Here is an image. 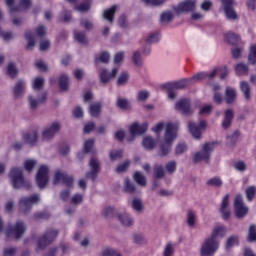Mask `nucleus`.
<instances>
[{
  "mask_svg": "<svg viewBox=\"0 0 256 256\" xmlns=\"http://www.w3.org/2000/svg\"><path fill=\"white\" fill-rule=\"evenodd\" d=\"M132 61L136 67H143V59L141 58V52L135 51L133 53Z\"/></svg>",
  "mask_w": 256,
  "mask_h": 256,
  "instance_id": "nucleus-51",
  "label": "nucleus"
},
{
  "mask_svg": "<svg viewBox=\"0 0 256 256\" xmlns=\"http://www.w3.org/2000/svg\"><path fill=\"white\" fill-rule=\"evenodd\" d=\"M74 37L76 41H78V43H81L82 45H87L88 41H87V35L85 34V32L75 31Z\"/></svg>",
  "mask_w": 256,
  "mask_h": 256,
  "instance_id": "nucleus-49",
  "label": "nucleus"
},
{
  "mask_svg": "<svg viewBox=\"0 0 256 256\" xmlns=\"http://www.w3.org/2000/svg\"><path fill=\"white\" fill-rule=\"evenodd\" d=\"M191 85V79H182L180 81L175 82H168L162 85L163 89H174V90H181L185 89V87H189Z\"/></svg>",
  "mask_w": 256,
  "mask_h": 256,
  "instance_id": "nucleus-20",
  "label": "nucleus"
},
{
  "mask_svg": "<svg viewBox=\"0 0 256 256\" xmlns=\"http://www.w3.org/2000/svg\"><path fill=\"white\" fill-rule=\"evenodd\" d=\"M221 3L226 19H229L230 21H238L239 14L235 11V5H237L235 0H221Z\"/></svg>",
  "mask_w": 256,
  "mask_h": 256,
  "instance_id": "nucleus-8",
  "label": "nucleus"
},
{
  "mask_svg": "<svg viewBox=\"0 0 256 256\" xmlns=\"http://www.w3.org/2000/svg\"><path fill=\"white\" fill-rule=\"evenodd\" d=\"M153 173L155 179H165V168H163L161 165H154Z\"/></svg>",
  "mask_w": 256,
  "mask_h": 256,
  "instance_id": "nucleus-39",
  "label": "nucleus"
},
{
  "mask_svg": "<svg viewBox=\"0 0 256 256\" xmlns=\"http://www.w3.org/2000/svg\"><path fill=\"white\" fill-rule=\"evenodd\" d=\"M90 171L86 173V178L95 181L97 175L101 172V161L95 156H92L89 161Z\"/></svg>",
  "mask_w": 256,
  "mask_h": 256,
  "instance_id": "nucleus-13",
  "label": "nucleus"
},
{
  "mask_svg": "<svg viewBox=\"0 0 256 256\" xmlns=\"http://www.w3.org/2000/svg\"><path fill=\"white\" fill-rule=\"evenodd\" d=\"M129 81V74L127 72H122L117 80V85H125Z\"/></svg>",
  "mask_w": 256,
  "mask_h": 256,
  "instance_id": "nucleus-61",
  "label": "nucleus"
},
{
  "mask_svg": "<svg viewBox=\"0 0 256 256\" xmlns=\"http://www.w3.org/2000/svg\"><path fill=\"white\" fill-rule=\"evenodd\" d=\"M124 191L130 195H133L134 193H137V186H135V183L131 182L129 178H125Z\"/></svg>",
  "mask_w": 256,
  "mask_h": 256,
  "instance_id": "nucleus-35",
  "label": "nucleus"
},
{
  "mask_svg": "<svg viewBox=\"0 0 256 256\" xmlns=\"http://www.w3.org/2000/svg\"><path fill=\"white\" fill-rule=\"evenodd\" d=\"M176 111L182 113V115H193V109L191 108V100L188 98H181L175 103Z\"/></svg>",
  "mask_w": 256,
  "mask_h": 256,
  "instance_id": "nucleus-17",
  "label": "nucleus"
},
{
  "mask_svg": "<svg viewBox=\"0 0 256 256\" xmlns=\"http://www.w3.org/2000/svg\"><path fill=\"white\" fill-rule=\"evenodd\" d=\"M85 153H95V140L88 139L84 143V152L78 154V159H83Z\"/></svg>",
  "mask_w": 256,
  "mask_h": 256,
  "instance_id": "nucleus-26",
  "label": "nucleus"
},
{
  "mask_svg": "<svg viewBox=\"0 0 256 256\" xmlns=\"http://www.w3.org/2000/svg\"><path fill=\"white\" fill-rule=\"evenodd\" d=\"M118 219L125 227H131L133 225V220L129 217V214L118 215Z\"/></svg>",
  "mask_w": 256,
  "mask_h": 256,
  "instance_id": "nucleus-47",
  "label": "nucleus"
},
{
  "mask_svg": "<svg viewBox=\"0 0 256 256\" xmlns=\"http://www.w3.org/2000/svg\"><path fill=\"white\" fill-rule=\"evenodd\" d=\"M71 19H73V16L67 9L62 10L58 16L59 23H71Z\"/></svg>",
  "mask_w": 256,
  "mask_h": 256,
  "instance_id": "nucleus-31",
  "label": "nucleus"
},
{
  "mask_svg": "<svg viewBox=\"0 0 256 256\" xmlns=\"http://www.w3.org/2000/svg\"><path fill=\"white\" fill-rule=\"evenodd\" d=\"M22 139H24L25 143L34 147L37 145V139H39V134L37 130H30L22 135Z\"/></svg>",
  "mask_w": 256,
  "mask_h": 256,
  "instance_id": "nucleus-22",
  "label": "nucleus"
},
{
  "mask_svg": "<svg viewBox=\"0 0 256 256\" xmlns=\"http://www.w3.org/2000/svg\"><path fill=\"white\" fill-rule=\"evenodd\" d=\"M160 21L161 23H171V21H173V12L166 11L162 13L160 16Z\"/></svg>",
  "mask_w": 256,
  "mask_h": 256,
  "instance_id": "nucleus-56",
  "label": "nucleus"
},
{
  "mask_svg": "<svg viewBox=\"0 0 256 256\" xmlns=\"http://www.w3.org/2000/svg\"><path fill=\"white\" fill-rule=\"evenodd\" d=\"M41 202V196L39 194H34L30 197H23L19 200V211L22 215H27L29 211L33 208V205Z\"/></svg>",
  "mask_w": 256,
  "mask_h": 256,
  "instance_id": "nucleus-5",
  "label": "nucleus"
},
{
  "mask_svg": "<svg viewBox=\"0 0 256 256\" xmlns=\"http://www.w3.org/2000/svg\"><path fill=\"white\" fill-rule=\"evenodd\" d=\"M143 146L145 149H154L155 148V139L151 136H146L143 139Z\"/></svg>",
  "mask_w": 256,
  "mask_h": 256,
  "instance_id": "nucleus-52",
  "label": "nucleus"
},
{
  "mask_svg": "<svg viewBox=\"0 0 256 256\" xmlns=\"http://www.w3.org/2000/svg\"><path fill=\"white\" fill-rule=\"evenodd\" d=\"M91 9V0H84V2L75 5L74 10L79 13H87Z\"/></svg>",
  "mask_w": 256,
  "mask_h": 256,
  "instance_id": "nucleus-32",
  "label": "nucleus"
},
{
  "mask_svg": "<svg viewBox=\"0 0 256 256\" xmlns=\"http://www.w3.org/2000/svg\"><path fill=\"white\" fill-rule=\"evenodd\" d=\"M110 160L111 161H117L118 159L123 158V150H112L110 151Z\"/></svg>",
  "mask_w": 256,
  "mask_h": 256,
  "instance_id": "nucleus-59",
  "label": "nucleus"
},
{
  "mask_svg": "<svg viewBox=\"0 0 256 256\" xmlns=\"http://www.w3.org/2000/svg\"><path fill=\"white\" fill-rule=\"evenodd\" d=\"M15 0H6V5L10 9V13H21L27 11L31 7V0H19V4L14 6Z\"/></svg>",
  "mask_w": 256,
  "mask_h": 256,
  "instance_id": "nucleus-16",
  "label": "nucleus"
},
{
  "mask_svg": "<svg viewBox=\"0 0 256 256\" xmlns=\"http://www.w3.org/2000/svg\"><path fill=\"white\" fill-rule=\"evenodd\" d=\"M130 165H131V161L130 160H126L123 163L119 164L116 167L115 171L117 173H125V171H127L129 169Z\"/></svg>",
  "mask_w": 256,
  "mask_h": 256,
  "instance_id": "nucleus-55",
  "label": "nucleus"
},
{
  "mask_svg": "<svg viewBox=\"0 0 256 256\" xmlns=\"http://www.w3.org/2000/svg\"><path fill=\"white\" fill-rule=\"evenodd\" d=\"M45 85V79L42 77L35 78L34 83H33V89L35 91H41Z\"/></svg>",
  "mask_w": 256,
  "mask_h": 256,
  "instance_id": "nucleus-57",
  "label": "nucleus"
},
{
  "mask_svg": "<svg viewBox=\"0 0 256 256\" xmlns=\"http://www.w3.org/2000/svg\"><path fill=\"white\" fill-rule=\"evenodd\" d=\"M28 101H29L31 109L35 110L39 107V105H41V104L45 103V101H47V92L42 93L41 97H39L38 100L33 98V96H29Z\"/></svg>",
  "mask_w": 256,
  "mask_h": 256,
  "instance_id": "nucleus-25",
  "label": "nucleus"
},
{
  "mask_svg": "<svg viewBox=\"0 0 256 256\" xmlns=\"http://www.w3.org/2000/svg\"><path fill=\"white\" fill-rule=\"evenodd\" d=\"M218 69L215 68L210 74L207 73H198L196 75H194L190 81H202V79H205L207 77H209V79H213V77H215V75H217L218 73Z\"/></svg>",
  "mask_w": 256,
  "mask_h": 256,
  "instance_id": "nucleus-29",
  "label": "nucleus"
},
{
  "mask_svg": "<svg viewBox=\"0 0 256 256\" xmlns=\"http://www.w3.org/2000/svg\"><path fill=\"white\" fill-rule=\"evenodd\" d=\"M225 39L230 45H237L239 43V35L233 33V32H228L225 34Z\"/></svg>",
  "mask_w": 256,
  "mask_h": 256,
  "instance_id": "nucleus-46",
  "label": "nucleus"
},
{
  "mask_svg": "<svg viewBox=\"0 0 256 256\" xmlns=\"http://www.w3.org/2000/svg\"><path fill=\"white\" fill-rule=\"evenodd\" d=\"M103 105L101 104V102H95L93 104H90L88 111L91 115V117H99V115H101V109H102Z\"/></svg>",
  "mask_w": 256,
  "mask_h": 256,
  "instance_id": "nucleus-28",
  "label": "nucleus"
},
{
  "mask_svg": "<svg viewBox=\"0 0 256 256\" xmlns=\"http://www.w3.org/2000/svg\"><path fill=\"white\" fill-rule=\"evenodd\" d=\"M109 59H111V56L108 54V52H102L100 55L95 56L94 64L99 65V63H109Z\"/></svg>",
  "mask_w": 256,
  "mask_h": 256,
  "instance_id": "nucleus-38",
  "label": "nucleus"
},
{
  "mask_svg": "<svg viewBox=\"0 0 256 256\" xmlns=\"http://www.w3.org/2000/svg\"><path fill=\"white\" fill-rule=\"evenodd\" d=\"M25 93V81L19 80L14 87V97H23Z\"/></svg>",
  "mask_w": 256,
  "mask_h": 256,
  "instance_id": "nucleus-30",
  "label": "nucleus"
},
{
  "mask_svg": "<svg viewBox=\"0 0 256 256\" xmlns=\"http://www.w3.org/2000/svg\"><path fill=\"white\" fill-rule=\"evenodd\" d=\"M235 245H239V236L232 235L228 237L226 240V250L230 251L232 247H235Z\"/></svg>",
  "mask_w": 256,
  "mask_h": 256,
  "instance_id": "nucleus-43",
  "label": "nucleus"
},
{
  "mask_svg": "<svg viewBox=\"0 0 256 256\" xmlns=\"http://www.w3.org/2000/svg\"><path fill=\"white\" fill-rule=\"evenodd\" d=\"M189 132L194 139H201L203 131L207 129V122L205 120H200L199 125L195 122L188 123Z\"/></svg>",
  "mask_w": 256,
  "mask_h": 256,
  "instance_id": "nucleus-14",
  "label": "nucleus"
},
{
  "mask_svg": "<svg viewBox=\"0 0 256 256\" xmlns=\"http://www.w3.org/2000/svg\"><path fill=\"white\" fill-rule=\"evenodd\" d=\"M133 179L137 185H140V187L147 186V178L141 172L136 171L133 175Z\"/></svg>",
  "mask_w": 256,
  "mask_h": 256,
  "instance_id": "nucleus-33",
  "label": "nucleus"
},
{
  "mask_svg": "<svg viewBox=\"0 0 256 256\" xmlns=\"http://www.w3.org/2000/svg\"><path fill=\"white\" fill-rule=\"evenodd\" d=\"M35 33L37 37H40V39H43V37L47 35V28L43 25H40L35 29Z\"/></svg>",
  "mask_w": 256,
  "mask_h": 256,
  "instance_id": "nucleus-62",
  "label": "nucleus"
},
{
  "mask_svg": "<svg viewBox=\"0 0 256 256\" xmlns=\"http://www.w3.org/2000/svg\"><path fill=\"white\" fill-rule=\"evenodd\" d=\"M211 153H213V144L211 143L204 144L202 147V151L194 154V158H193L194 163H200V161L209 163Z\"/></svg>",
  "mask_w": 256,
  "mask_h": 256,
  "instance_id": "nucleus-9",
  "label": "nucleus"
},
{
  "mask_svg": "<svg viewBox=\"0 0 256 256\" xmlns=\"http://www.w3.org/2000/svg\"><path fill=\"white\" fill-rule=\"evenodd\" d=\"M195 9H197V0H184L174 7L177 15H181V13H193Z\"/></svg>",
  "mask_w": 256,
  "mask_h": 256,
  "instance_id": "nucleus-12",
  "label": "nucleus"
},
{
  "mask_svg": "<svg viewBox=\"0 0 256 256\" xmlns=\"http://www.w3.org/2000/svg\"><path fill=\"white\" fill-rule=\"evenodd\" d=\"M116 105L117 107H119V109H122L124 111H127V109H131V106H129V100L125 98H118Z\"/></svg>",
  "mask_w": 256,
  "mask_h": 256,
  "instance_id": "nucleus-50",
  "label": "nucleus"
},
{
  "mask_svg": "<svg viewBox=\"0 0 256 256\" xmlns=\"http://www.w3.org/2000/svg\"><path fill=\"white\" fill-rule=\"evenodd\" d=\"M186 218L189 227H195V221H197V214H195V211L193 209H189L187 211Z\"/></svg>",
  "mask_w": 256,
  "mask_h": 256,
  "instance_id": "nucleus-44",
  "label": "nucleus"
},
{
  "mask_svg": "<svg viewBox=\"0 0 256 256\" xmlns=\"http://www.w3.org/2000/svg\"><path fill=\"white\" fill-rule=\"evenodd\" d=\"M234 117H235V112L233 111V109H227L224 112V119L222 122L223 129H229L231 127Z\"/></svg>",
  "mask_w": 256,
  "mask_h": 256,
  "instance_id": "nucleus-24",
  "label": "nucleus"
},
{
  "mask_svg": "<svg viewBox=\"0 0 256 256\" xmlns=\"http://www.w3.org/2000/svg\"><path fill=\"white\" fill-rule=\"evenodd\" d=\"M148 128L149 124L147 123L139 124L137 122H134L129 129L131 138H128V141H133V139H135V135H143V133L147 132Z\"/></svg>",
  "mask_w": 256,
  "mask_h": 256,
  "instance_id": "nucleus-19",
  "label": "nucleus"
},
{
  "mask_svg": "<svg viewBox=\"0 0 256 256\" xmlns=\"http://www.w3.org/2000/svg\"><path fill=\"white\" fill-rule=\"evenodd\" d=\"M49 183V167L42 165L36 174V184L39 189H45Z\"/></svg>",
  "mask_w": 256,
  "mask_h": 256,
  "instance_id": "nucleus-10",
  "label": "nucleus"
},
{
  "mask_svg": "<svg viewBox=\"0 0 256 256\" xmlns=\"http://www.w3.org/2000/svg\"><path fill=\"white\" fill-rule=\"evenodd\" d=\"M177 131H179V127L173 123H168L166 125V131L164 135V142L160 144V150L158 155L160 157H167L169 153H171V147L173 146V142L177 139Z\"/></svg>",
  "mask_w": 256,
  "mask_h": 256,
  "instance_id": "nucleus-2",
  "label": "nucleus"
},
{
  "mask_svg": "<svg viewBox=\"0 0 256 256\" xmlns=\"http://www.w3.org/2000/svg\"><path fill=\"white\" fill-rule=\"evenodd\" d=\"M236 75L243 76V75H249V66L244 63L236 64L235 66Z\"/></svg>",
  "mask_w": 256,
  "mask_h": 256,
  "instance_id": "nucleus-40",
  "label": "nucleus"
},
{
  "mask_svg": "<svg viewBox=\"0 0 256 256\" xmlns=\"http://www.w3.org/2000/svg\"><path fill=\"white\" fill-rule=\"evenodd\" d=\"M7 75H9V77L11 79H15V77H17V75H19V71L17 70V66L15 65V63L10 62L7 66Z\"/></svg>",
  "mask_w": 256,
  "mask_h": 256,
  "instance_id": "nucleus-45",
  "label": "nucleus"
},
{
  "mask_svg": "<svg viewBox=\"0 0 256 256\" xmlns=\"http://www.w3.org/2000/svg\"><path fill=\"white\" fill-rule=\"evenodd\" d=\"M248 63L250 65H256V45L250 47V53L248 55Z\"/></svg>",
  "mask_w": 256,
  "mask_h": 256,
  "instance_id": "nucleus-53",
  "label": "nucleus"
},
{
  "mask_svg": "<svg viewBox=\"0 0 256 256\" xmlns=\"http://www.w3.org/2000/svg\"><path fill=\"white\" fill-rule=\"evenodd\" d=\"M206 185L208 187H216L217 189H219V187L223 185V181L219 177H214L207 180Z\"/></svg>",
  "mask_w": 256,
  "mask_h": 256,
  "instance_id": "nucleus-48",
  "label": "nucleus"
},
{
  "mask_svg": "<svg viewBox=\"0 0 256 256\" xmlns=\"http://www.w3.org/2000/svg\"><path fill=\"white\" fill-rule=\"evenodd\" d=\"M59 131H61V123L53 122L42 131V140L51 141Z\"/></svg>",
  "mask_w": 256,
  "mask_h": 256,
  "instance_id": "nucleus-15",
  "label": "nucleus"
},
{
  "mask_svg": "<svg viewBox=\"0 0 256 256\" xmlns=\"http://www.w3.org/2000/svg\"><path fill=\"white\" fill-rule=\"evenodd\" d=\"M117 12V5L112 6L110 9H107L103 13L104 19L109 21V23H113V17H115V13Z\"/></svg>",
  "mask_w": 256,
  "mask_h": 256,
  "instance_id": "nucleus-37",
  "label": "nucleus"
},
{
  "mask_svg": "<svg viewBox=\"0 0 256 256\" xmlns=\"http://www.w3.org/2000/svg\"><path fill=\"white\" fill-rule=\"evenodd\" d=\"M25 39L27 41V45H26L27 51H33V48L35 47V38L33 37V33L29 31L26 32Z\"/></svg>",
  "mask_w": 256,
  "mask_h": 256,
  "instance_id": "nucleus-42",
  "label": "nucleus"
},
{
  "mask_svg": "<svg viewBox=\"0 0 256 256\" xmlns=\"http://www.w3.org/2000/svg\"><path fill=\"white\" fill-rule=\"evenodd\" d=\"M220 213L225 221L231 217V211H229V194H226L222 200Z\"/></svg>",
  "mask_w": 256,
  "mask_h": 256,
  "instance_id": "nucleus-23",
  "label": "nucleus"
},
{
  "mask_svg": "<svg viewBox=\"0 0 256 256\" xmlns=\"http://www.w3.org/2000/svg\"><path fill=\"white\" fill-rule=\"evenodd\" d=\"M247 241H249V243H253L256 241V225L255 224H252L249 228Z\"/></svg>",
  "mask_w": 256,
  "mask_h": 256,
  "instance_id": "nucleus-54",
  "label": "nucleus"
},
{
  "mask_svg": "<svg viewBox=\"0 0 256 256\" xmlns=\"http://www.w3.org/2000/svg\"><path fill=\"white\" fill-rule=\"evenodd\" d=\"M25 231H27V226L25 225V222L18 221L15 225L8 226V228L4 230V233L7 239L13 237L16 240H19L21 239V237H23V235H25Z\"/></svg>",
  "mask_w": 256,
  "mask_h": 256,
  "instance_id": "nucleus-6",
  "label": "nucleus"
},
{
  "mask_svg": "<svg viewBox=\"0 0 256 256\" xmlns=\"http://www.w3.org/2000/svg\"><path fill=\"white\" fill-rule=\"evenodd\" d=\"M227 228L225 226H216L211 236L206 238L200 247V256H215L219 249V241L217 237H225Z\"/></svg>",
  "mask_w": 256,
  "mask_h": 256,
  "instance_id": "nucleus-1",
  "label": "nucleus"
},
{
  "mask_svg": "<svg viewBox=\"0 0 256 256\" xmlns=\"http://www.w3.org/2000/svg\"><path fill=\"white\" fill-rule=\"evenodd\" d=\"M9 179L14 189H31V182L25 180L21 168L13 167L9 173Z\"/></svg>",
  "mask_w": 256,
  "mask_h": 256,
  "instance_id": "nucleus-3",
  "label": "nucleus"
},
{
  "mask_svg": "<svg viewBox=\"0 0 256 256\" xmlns=\"http://www.w3.org/2000/svg\"><path fill=\"white\" fill-rule=\"evenodd\" d=\"M102 256H121V253L111 248H107L102 252Z\"/></svg>",
  "mask_w": 256,
  "mask_h": 256,
  "instance_id": "nucleus-64",
  "label": "nucleus"
},
{
  "mask_svg": "<svg viewBox=\"0 0 256 256\" xmlns=\"http://www.w3.org/2000/svg\"><path fill=\"white\" fill-rule=\"evenodd\" d=\"M33 217L35 221H39L40 219L46 220L51 217V214H49L48 212H36Z\"/></svg>",
  "mask_w": 256,
  "mask_h": 256,
  "instance_id": "nucleus-63",
  "label": "nucleus"
},
{
  "mask_svg": "<svg viewBox=\"0 0 256 256\" xmlns=\"http://www.w3.org/2000/svg\"><path fill=\"white\" fill-rule=\"evenodd\" d=\"M240 135H241V132H239V130L234 131V133L232 135L227 136V143H229L230 145H235V143H237Z\"/></svg>",
  "mask_w": 256,
  "mask_h": 256,
  "instance_id": "nucleus-58",
  "label": "nucleus"
},
{
  "mask_svg": "<svg viewBox=\"0 0 256 256\" xmlns=\"http://www.w3.org/2000/svg\"><path fill=\"white\" fill-rule=\"evenodd\" d=\"M240 89L244 94L246 101H251V86H249V83L245 81L240 82Z\"/></svg>",
  "mask_w": 256,
  "mask_h": 256,
  "instance_id": "nucleus-34",
  "label": "nucleus"
},
{
  "mask_svg": "<svg viewBox=\"0 0 256 256\" xmlns=\"http://www.w3.org/2000/svg\"><path fill=\"white\" fill-rule=\"evenodd\" d=\"M60 181L64 183L66 187H73V177L57 170L54 175L53 185H59Z\"/></svg>",
  "mask_w": 256,
  "mask_h": 256,
  "instance_id": "nucleus-18",
  "label": "nucleus"
},
{
  "mask_svg": "<svg viewBox=\"0 0 256 256\" xmlns=\"http://www.w3.org/2000/svg\"><path fill=\"white\" fill-rule=\"evenodd\" d=\"M131 207L137 213H143L145 207L143 206V200L141 198H133Z\"/></svg>",
  "mask_w": 256,
  "mask_h": 256,
  "instance_id": "nucleus-36",
  "label": "nucleus"
},
{
  "mask_svg": "<svg viewBox=\"0 0 256 256\" xmlns=\"http://www.w3.org/2000/svg\"><path fill=\"white\" fill-rule=\"evenodd\" d=\"M234 211L237 219H243L247 217V214L249 213V208L245 206V203L243 202V196L240 194L237 195L234 200Z\"/></svg>",
  "mask_w": 256,
  "mask_h": 256,
  "instance_id": "nucleus-11",
  "label": "nucleus"
},
{
  "mask_svg": "<svg viewBox=\"0 0 256 256\" xmlns=\"http://www.w3.org/2000/svg\"><path fill=\"white\" fill-rule=\"evenodd\" d=\"M237 100V90L227 87L225 92V102L227 105H233L235 104V101Z\"/></svg>",
  "mask_w": 256,
  "mask_h": 256,
  "instance_id": "nucleus-27",
  "label": "nucleus"
},
{
  "mask_svg": "<svg viewBox=\"0 0 256 256\" xmlns=\"http://www.w3.org/2000/svg\"><path fill=\"white\" fill-rule=\"evenodd\" d=\"M59 236V231L55 229H49L42 236L38 238L37 247L38 249H45L48 245H51L55 239Z\"/></svg>",
  "mask_w": 256,
  "mask_h": 256,
  "instance_id": "nucleus-7",
  "label": "nucleus"
},
{
  "mask_svg": "<svg viewBox=\"0 0 256 256\" xmlns=\"http://www.w3.org/2000/svg\"><path fill=\"white\" fill-rule=\"evenodd\" d=\"M117 73H119V68H114L112 70V73L109 74V72L107 71V69H102L100 71V83L102 85H107V83H109V81H111V79H115V77H117Z\"/></svg>",
  "mask_w": 256,
  "mask_h": 256,
  "instance_id": "nucleus-21",
  "label": "nucleus"
},
{
  "mask_svg": "<svg viewBox=\"0 0 256 256\" xmlns=\"http://www.w3.org/2000/svg\"><path fill=\"white\" fill-rule=\"evenodd\" d=\"M41 202V196L39 194H34L30 197H23L19 200V211L22 215H27L29 211L33 208V205Z\"/></svg>",
  "mask_w": 256,
  "mask_h": 256,
  "instance_id": "nucleus-4",
  "label": "nucleus"
},
{
  "mask_svg": "<svg viewBox=\"0 0 256 256\" xmlns=\"http://www.w3.org/2000/svg\"><path fill=\"white\" fill-rule=\"evenodd\" d=\"M59 87L61 91H69V76L62 74L59 78Z\"/></svg>",
  "mask_w": 256,
  "mask_h": 256,
  "instance_id": "nucleus-41",
  "label": "nucleus"
},
{
  "mask_svg": "<svg viewBox=\"0 0 256 256\" xmlns=\"http://www.w3.org/2000/svg\"><path fill=\"white\" fill-rule=\"evenodd\" d=\"M245 193H246V198L248 201H252L253 199H255V194H256L255 186L248 187L246 189Z\"/></svg>",
  "mask_w": 256,
  "mask_h": 256,
  "instance_id": "nucleus-60",
  "label": "nucleus"
}]
</instances>
